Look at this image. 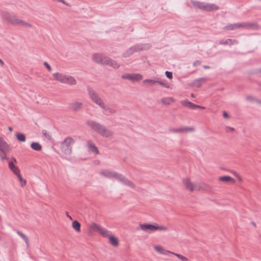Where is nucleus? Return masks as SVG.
<instances>
[{
  "mask_svg": "<svg viewBox=\"0 0 261 261\" xmlns=\"http://www.w3.org/2000/svg\"><path fill=\"white\" fill-rule=\"evenodd\" d=\"M132 55H133L132 54V51L130 50L129 48H128V49H127L125 52L123 53V57H125V58H126V57H129L130 56H131Z\"/></svg>",
  "mask_w": 261,
  "mask_h": 261,
  "instance_id": "nucleus-37",
  "label": "nucleus"
},
{
  "mask_svg": "<svg viewBox=\"0 0 261 261\" xmlns=\"http://www.w3.org/2000/svg\"><path fill=\"white\" fill-rule=\"evenodd\" d=\"M26 184V181L25 180H22V184H21V185L23 186H24Z\"/></svg>",
  "mask_w": 261,
  "mask_h": 261,
  "instance_id": "nucleus-49",
  "label": "nucleus"
},
{
  "mask_svg": "<svg viewBox=\"0 0 261 261\" xmlns=\"http://www.w3.org/2000/svg\"><path fill=\"white\" fill-rule=\"evenodd\" d=\"M118 173L113 171H110L108 170H102L101 171L100 174L101 175L107 178H113L116 179V177Z\"/></svg>",
  "mask_w": 261,
  "mask_h": 261,
  "instance_id": "nucleus-17",
  "label": "nucleus"
},
{
  "mask_svg": "<svg viewBox=\"0 0 261 261\" xmlns=\"http://www.w3.org/2000/svg\"><path fill=\"white\" fill-rule=\"evenodd\" d=\"M219 180L223 181V182H229V181H232V182H234L235 181L234 179H233L232 177H231L229 176H221L219 178Z\"/></svg>",
  "mask_w": 261,
  "mask_h": 261,
  "instance_id": "nucleus-29",
  "label": "nucleus"
},
{
  "mask_svg": "<svg viewBox=\"0 0 261 261\" xmlns=\"http://www.w3.org/2000/svg\"><path fill=\"white\" fill-rule=\"evenodd\" d=\"M151 45L149 43H140L137 44L129 48L132 54L142 50H148L150 48Z\"/></svg>",
  "mask_w": 261,
  "mask_h": 261,
  "instance_id": "nucleus-13",
  "label": "nucleus"
},
{
  "mask_svg": "<svg viewBox=\"0 0 261 261\" xmlns=\"http://www.w3.org/2000/svg\"><path fill=\"white\" fill-rule=\"evenodd\" d=\"M31 147L35 151H40L42 149V146L38 142H32Z\"/></svg>",
  "mask_w": 261,
  "mask_h": 261,
  "instance_id": "nucleus-30",
  "label": "nucleus"
},
{
  "mask_svg": "<svg viewBox=\"0 0 261 261\" xmlns=\"http://www.w3.org/2000/svg\"><path fill=\"white\" fill-rule=\"evenodd\" d=\"M207 80V79L206 77H200L197 79L193 82L192 85L194 87L199 88L202 83L205 82Z\"/></svg>",
  "mask_w": 261,
  "mask_h": 261,
  "instance_id": "nucleus-24",
  "label": "nucleus"
},
{
  "mask_svg": "<svg viewBox=\"0 0 261 261\" xmlns=\"http://www.w3.org/2000/svg\"><path fill=\"white\" fill-rule=\"evenodd\" d=\"M44 66L48 69L49 71H51V66L47 63L46 62H44L43 63Z\"/></svg>",
  "mask_w": 261,
  "mask_h": 261,
  "instance_id": "nucleus-40",
  "label": "nucleus"
},
{
  "mask_svg": "<svg viewBox=\"0 0 261 261\" xmlns=\"http://www.w3.org/2000/svg\"><path fill=\"white\" fill-rule=\"evenodd\" d=\"M260 72H261V68H260Z\"/></svg>",
  "mask_w": 261,
  "mask_h": 261,
  "instance_id": "nucleus-53",
  "label": "nucleus"
},
{
  "mask_svg": "<svg viewBox=\"0 0 261 261\" xmlns=\"http://www.w3.org/2000/svg\"><path fill=\"white\" fill-rule=\"evenodd\" d=\"M191 96L192 97H195V95H194L193 93H192V94H191Z\"/></svg>",
  "mask_w": 261,
  "mask_h": 261,
  "instance_id": "nucleus-52",
  "label": "nucleus"
},
{
  "mask_svg": "<svg viewBox=\"0 0 261 261\" xmlns=\"http://www.w3.org/2000/svg\"><path fill=\"white\" fill-rule=\"evenodd\" d=\"M253 26V24L249 23H236L225 26L223 29L226 30H234L239 28L250 29Z\"/></svg>",
  "mask_w": 261,
  "mask_h": 261,
  "instance_id": "nucleus-11",
  "label": "nucleus"
},
{
  "mask_svg": "<svg viewBox=\"0 0 261 261\" xmlns=\"http://www.w3.org/2000/svg\"><path fill=\"white\" fill-rule=\"evenodd\" d=\"M99 107L105 111L106 114H115L116 112L115 110L112 109L109 106H107L104 102Z\"/></svg>",
  "mask_w": 261,
  "mask_h": 261,
  "instance_id": "nucleus-23",
  "label": "nucleus"
},
{
  "mask_svg": "<svg viewBox=\"0 0 261 261\" xmlns=\"http://www.w3.org/2000/svg\"><path fill=\"white\" fill-rule=\"evenodd\" d=\"M181 103L182 106H184L186 107H187V108H191L192 109H196L197 108L204 109V107H201L200 106L195 105V104H194L190 101H189L187 100L181 101Z\"/></svg>",
  "mask_w": 261,
  "mask_h": 261,
  "instance_id": "nucleus-20",
  "label": "nucleus"
},
{
  "mask_svg": "<svg viewBox=\"0 0 261 261\" xmlns=\"http://www.w3.org/2000/svg\"><path fill=\"white\" fill-rule=\"evenodd\" d=\"M108 64H106V65H108L114 68H118L119 67V65L115 61L111 60L109 58V61L108 62Z\"/></svg>",
  "mask_w": 261,
  "mask_h": 261,
  "instance_id": "nucleus-34",
  "label": "nucleus"
},
{
  "mask_svg": "<svg viewBox=\"0 0 261 261\" xmlns=\"http://www.w3.org/2000/svg\"><path fill=\"white\" fill-rule=\"evenodd\" d=\"M2 19L7 22L14 25L20 26L23 28H32V25L25 21L18 19L15 15L7 11H2L1 13Z\"/></svg>",
  "mask_w": 261,
  "mask_h": 261,
  "instance_id": "nucleus-1",
  "label": "nucleus"
},
{
  "mask_svg": "<svg viewBox=\"0 0 261 261\" xmlns=\"http://www.w3.org/2000/svg\"><path fill=\"white\" fill-rule=\"evenodd\" d=\"M74 141L71 137H67L61 143V148L62 151L66 154L69 155L72 151L71 144L74 143Z\"/></svg>",
  "mask_w": 261,
  "mask_h": 261,
  "instance_id": "nucleus-7",
  "label": "nucleus"
},
{
  "mask_svg": "<svg viewBox=\"0 0 261 261\" xmlns=\"http://www.w3.org/2000/svg\"><path fill=\"white\" fill-rule=\"evenodd\" d=\"M8 129L10 130V132H12L13 128L11 126L8 127Z\"/></svg>",
  "mask_w": 261,
  "mask_h": 261,
  "instance_id": "nucleus-50",
  "label": "nucleus"
},
{
  "mask_svg": "<svg viewBox=\"0 0 261 261\" xmlns=\"http://www.w3.org/2000/svg\"><path fill=\"white\" fill-rule=\"evenodd\" d=\"M123 79H127L133 82H139L143 78L142 74L140 73H125L121 76Z\"/></svg>",
  "mask_w": 261,
  "mask_h": 261,
  "instance_id": "nucleus-14",
  "label": "nucleus"
},
{
  "mask_svg": "<svg viewBox=\"0 0 261 261\" xmlns=\"http://www.w3.org/2000/svg\"><path fill=\"white\" fill-rule=\"evenodd\" d=\"M69 108L72 111L77 112L80 111L83 107V103L81 102L74 101L68 104Z\"/></svg>",
  "mask_w": 261,
  "mask_h": 261,
  "instance_id": "nucleus-18",
  "label": "nucleus"
},
{
  "mask_svg": "<svg viewBox=\"0 0 261 261\" xmlns=\"http://www.w3.org/2000/svg\"><path fill=\"white\" fill-rule=\"evenodd\" d=\"M116 179L124 186L129 187L133 189H135V184L121 174L118 173Z\"/></svg>",
  "mask_w": 261,
  "mask_h": 261,
  "instance_id": "nucleus-12",
  "label": "nucleus"
},
{
  "mask_svg": "<svg viewBox=\"0 0 261 261\" xmlns=\"http://www.w3.org/2000/svg\"><path fill=\"white\" fill-rule=\"evenodd\" d=\"M0 64L2 66H4L5 65V63L4 62H3V61L2 60H1L0 59Z\"/></svg>",
  "mask_w": 261,
  "mask_h": 261,
  "instance_id": "nucleus-46",
  "label": "nucleus"
},
{
  "mask_svg": "<svg viewBox=\"0 0 261 261\" xmlns=\"http://www.w3.org/2000/svg\"><path fill=\"white\" fill-rule=\"evenodd\" d=\"M73 228L77 232L81 230V224L76 220L73 221L72 223Z\"/></svg>",
  "mask_w": 261,
  "mask_h": 261,
  "instance_id": "nucleus-33",
  "label": "nucleus"
},
{
  "mask_svg": "<svg viewBox=\"0 0 261 261\" xmlns=\"http://www.w3.org/2000/svg\"><path fill=\"white\" fill-rule=\"evenodd\" d=\"M15 174L18 177V179L21 182V184H22V180H23V179L22 178L21 175L20 174V171L18 172L17 173Z\"/></svg>",
  "mask_w": 261,
  "mask_h": 261,
  "instance_id": "nucleus-41",
  "label": "nucleus"
},
{
  "mask_svg": "<svg viewBox=\"0 0 261 261\" xmlns=\"http://www.w3.org/2000/svg\"><path fill=\"white\" fill-rule=\"evenodd\" d=\"M17 163L16 160L12 158V161H10L8 163V166L10 169L12 171L14 174L17 173L18 172H19V169L15 166V164Z\"/></svg>",
  "mask_w": 261,
  "mask_h": 261,
  "instance_id": "nucleus-21",
  "label": "nucleus"
},
{
  "mask_svg": "<svg viewBox=\"0 0 261 261\" xmlns=\"http://www.w3.org/2000/svg\"><path fill=\"white\" fill-rule=\"evenodd\" d=\"M11 150L10 145L1 137H0V151L3 154H6Z\"/></svg>",
  "mask_w": 261,
  "mask_h": 261,
  "instance_id": "nucleus-16",
  "label": "nucleus"
},
{
  "mask_svg": "<svg viewBox=\"0 0 261 261\" xmlns=\"http://www.w3.org/2000/svg\"><path fill=\"white\" fill-rule=\"evenodd\" d=\"M165 74L167 77H168L169 79H171L173 77L172 73L170 71H166L165 72Z\"/></svg>",
  "mask_w": 261,
  "mask_h": 261,
  "instance_id": "nucleus-39",
  "label": "nucleus"
},
{
  "mask_svg": "<svg viewBox=\"0 0 261 261\" xmlns=\"http://www.w3.org/2000/svg\"><path fill=\"white\" fill-rule=\"evenodd\" d=\"M251 224H252L254 226H255V227L256 226V224H255L254 222H251Z\"/></svg>",
  "mask_w": 261,
  "mask_h": 261,
  "instance_id": "nucleus-51",
  "label": "nucleus"
},
{
  "mask_svg": "<svg viewBox=\"0 0 261 261\" xmlns=\"http://www.w3.org/2000/svg\"><path fill=\"white\" fill-rule=\"evenodd\" d=\"M174 100L172 97H164L161 99L162 103L166 105H169Z\"/></svg>",
  "mask_w": 261,
  "mask_h": 261,
  "instance_id": "nucleus-31",
  "label": "nucleus"
},
{
  "mask_svg": "<svg viewBox=\"0 0 261 261\" xmlns=\"http://www.w3.org/2000/svg\"><path fill=\"white\" fill-rule=\"evenodd\" d=\"M238 43V41L237 40L235 39H227L226 40H221L219 44L221 45H232L234 44H237Z\"/></svg>",
  "mask_w": 261,
  "mask_h": 261,
  "instance_id": "nucleus-22",
  "label": "nucleus"
},
{
  "mask_svg": "<svg viewBox=\"0 0 261 261\" xmlns=\"http://www.w3.org/2000/svg\"><path fill=\"white\" fill-rule=\"evenodd\" d=\"M223 116L225 118H228L229 117V115L226 112H223Z\"/></svg>",
  "mask_w": 261,
  "mask_h": 261,
  "instance_id": "nucleus-45",
  "label": "nucleus"
},
{
  "mask_svg": "<svg viewBox=\"0 0 261 261\" xmlns=\"http://www.w3.org/2000/svg\"><path fill=\"white\" fill-rule=\"evenodd\" d=\"M201 62L200 61L197 60L193 63V65L194 66H197L200 65L201 64Z\"/></svg>",
  "mask_w": 261,
  "mask_h": 261,
  "instance_id": "nucleus-43",
  "label": "nucleus"
},
{
  "mask_svg": "<svg viewBox=\"0 0 261 261\" xmlns=\"http://www.w3.org/2000/svg\"><path fill=\"white\" fill-rule=\"evenodd\" d=\"M234 130V129L233 128L229 126H226L225 128V130L226 132H233Z\"/></svg>",
  "mask_w": 261,
  "mask_h": 261,
  "instance_id": "nucleus-42",
  "label": "nucleus"
},
{
  "mask_svg": "<svg viewBox=\"0 0 261 261\" xmlns=\"http://www.w3.org/2000/svg\"><path fill=\"white\" fill-rule=\"evenodd\" d=\"M17 233L24 241L27 247H29V242L28 238L24 234H23L22 232L20 231H17Z\"/></svg>",
  "mask_w": 261,
  "mask_h": 261,
  "instance_id": "nucleus-32",
  "label": "nucleus"
},
{
  "mask_svg": "<svg viewBox=\"0 0 261 261\" xmlns=\"http://www.w3.org/2000/svg\"><path fill=\"white\" fill-rule=\"evenodd\" d=\"M90 229L92 231H96L99 233L102 237L109 238L111 234V232L101 226L95 223H92L90 225Z\"/></svg>",
  "mask_w": 261,
  "mask_h": 261,
  "instance_id": "nucleus-9",
  "label": "nucleus"
},
{
  "mask_svg": "<svg viewBox=\"0 0 261 261\" xmlns=\"http://www.w3.org/2000/svg\"><path fill=\"white\" fill-rule=\"evenodd\" d=\"M42 133L43 134V135L46 137V138H47L48 139H51L50 136L49 135V134L46 130H45V129L42 130Z\"/></svg>",
  "mask_w": 261,
  "mask_h": 261,
  "instance_id": "nucleus-38",
  "label": "nucleus"
},
{
  "mask_svg": "<svg viewBox=\"0 0 261 261\" xmlns=\"http://www.w3.org/2000/svg\"><path fill=\"white\" fill-rule=\"evenodd\" d=\"M4 155H2L0 153V158L2 160H7L8 159V158L7 156H6V154H4Z\"/></svg>",
  "mask_w": 261,
  "mask_h": 261,
  "instance_id": "nucleus-44",
  "label": "nucleus"
},
{
  "mask_svg": "<svg viewBox=\"0 0 261 261\" xmlns=\"http://www.w3.org/2000/svg\"><path fill=\"white\" fill-rule=\"evenodd\" d=\"M86 123L93 130L103 137L109 138L113 135V132L111 130L107 129L105 125L96 121L88 120L87 121Z\"/></svg>",
  "mask_w": 261,
  "mask_h": 261,
  "instance_id": "nucleus-2",
  "label": "nucleus"
},
{
  "mask_svg": "<svg viewBox=\"0 0 261 261\" xmlns=\"http://www.w3.org/2000/svg\"><path fill=\"white\" fill-rule=\"evenodd\" d=\"M93 60L96 63L101 64H108L109 61V58L103 55L95 54L93 56Z\"/></svg>",
  "mask_w": 261,
  "mask_h": 261,
  "instance_id": "nucleus-15",
  "label": "nucleus"
},
{
  "mask_svg": "<svg viewBox=\"0 0 261 261\" xmlns=\"http://www.w3.org/2000/svg\"><path fill=\"white\" fill-rule=\"evenodd\" d=\"M246 99L247 100H248V101H254V102H257V103H260V102L259 100L256 99L255 97H253V96H251V95L247 96L246 97Z\"/></svg>",
  "mask_w": 261,
  "mask_h": 261,
  "instance_id": "nucleus-35",
  "label": "nucleus"
},
{
  "mask_svg": "<svg viewBox=\"0 0 261 261\" xmlns=\"http://www.w3.org/2000/svg\"><path fill=\"white\" fill-rule=\"evenodd\" d=\"M191 3L195 8L207 12L215 11L219 9V7L214 4H209L194 0H191Z\"/></svg>",
  "mask_w": 261,
  "mask_h": 261,
  "instance_id": "nucleus-3",
  "label": "nucleus"
},
{
  "mask_svg": "<svg viewBox=\"0 0 261 261\" xmlns=\"http://www.w3.org/2000/svg\"><path fill=\"white\" fill-rule=\"evenodd\" d=\"M54 79L61 83L74 85L76 84L75 78L72 76L56 72L53 74Z\"/></svg>",
  "mask_w": 261,
  "mask_h": 261,
  "instance_id": "nucleus-4",
  "label": "nucleus"
},
{
  "mask_svg": "<svg viewBox=\"0 0 261 261\" xmlns=\"http://www.w3.org/2000/svg\"><path fill=\"white\" fill-rule=\"evenodd\" d=\"M203 67L204 69H210V66H207V65H203Z\"/></svg>",
  "mask_w": 261,
  "mask_h": 261,
  "instance_id": "nucleus-47",
  "label": "nucleus"
},
{
  "mask_svg": "<svg viewBox=\"0 0 261 261\" xmlns=\"http://www.w3.org/2000/svg\"><path fill=\"white\" fill-rule=\"evenodd\" d=\"M66 216H67V217L68 218H69L70 220H72V217H71L70 215H68V213H66Z\"/></svg>",
  "mask_w": 261,
  "mask_h": 261,
  "instance_id": "nucleus-48",
  "label": "nucleus"
},
{
  "mask_svg": "<svg viewBox=\"0 0 261 261\" xmlns=\"http://www.w3.org/2000/svg\"><path fill=\"white\" fill-rule=\"evenodd\" d=\"M15 136L19 142H23L26 140V137L23 133H17Z\"/></svg>",
  "mask_w": 261,
  "mask_h": 261,
  "instance_id": "nucleus-28",
  "label": "nucleus"
},
{
  "mask_svg": "<svg viewBox=\"0 0 261 261\" xmlns=\"http://www.w3.org/2000/svg\"><path fill=\"white\" fill-rule=\"evenodd\" d=\"M140 227L141 230L147 232H152L156 230H168V228L163 226H159L156 223L154 224L144 223L140 225Z\"/></svg>",
  "mask_w": 261,
  "mask_h": 261,
  "instance_id": "nucleus-6",
  "label": "nucleus"
},
{
  "mask_svg": "<svg viewBox=\"0 0 261 261\" xmlns=\"http://www.w3.org/2000/svg\"><path fill=\"white\" fill-rule=\"evenodd\" d=\"M183 182L186 188L191 192L195 190H207V186L204 183H193L187 178L184 179Z\"/></svg>",
  "mask_w": 261,
  "mask_h": 261,
  "instance_id": "nucleus-5",
  "label": "nucleus"
},
{
  "mask_svg": "<svg viewBox=\"0 0 261 261\" xmlns=\"http://www.w3.org/2000/svg\"><path fill=\"white\" fill-rule=\"evenodd\" d=\"M87 91L91 100L99 106L101 105L103 101L99 94L90 87H87Z\"/></svg>",
  "mask_w": 261,
  "mask_h": 261,
  "instance_id": "nucleus-10",
  "label": "nucleus"
},
{
  "mask_svg": "<svg viewBox=\"0 0 261 261\" xmlns=\"http://www.w3.org/2000/svg\"><path fill=\"white\" fill-rule=\"evenodd\" d=\"M172 254L175 255L176 256H177L181 261H188V258H187L186 257H185L181 254L175 253H173Z\"/></svg>",
  "mask_w": 261,
  "mask_h": 261,
  "instance_id": "nucleus-36",
  "label": "nucleus"
},
{
  "mask_svg": "<svg viewBox=\"0 0 261 261\" xmlns=\"http://www.w3.org/2000/svg\"><path fill=\"white\" fill-rule=\"evenodd\" d=\"M143 83L144 84H148L149 86H155L159 84L168 89L170 88L169 85L166 83L165 80H161L159 77H154L153 79H146L144 80Z\"/></svg>",
  "mask_w": 261,
  "mask_h": 261,
  "instance_id": "nucleus-8",
  "label": "nucleus"
},
{
  "mask_svg": "<svg viewBox=\"0 0 261 261\" xmlns=\"http://www.w3.org/2000/svg\"><path fill=\"white\" fill-rule=\"evenodd\" d=\"M109 242L114 246H117L119 245V242L117 238L116 237L112 236L111 234L109 237Z\"/></svg>",
  "mask_w": 261,
  "mask_h": 261,
  "instance_id": "nucleus-27",
  "label": "nucleus"
},
{
  "mask_svg": "<svg viewBox=\"0 0 261 261\" xmlns=\"http://www.w3.org/2000/svg\"><path fill=\"white\" fill-rule=\"evenodd\" d=\"M194 130V128L193 127H182L179 128H173L171 129V131L173 133H182L186 132H192Z\"/></svg>",
  "mask_w": 261,
  "mask_h": 261,
  "instance_id": "nucleus-19",
  "label": "nucleus"
},
{
  "mask_svg": "<svg viewBox=\"0 0 261 261\" xmlns=\"http://www.w3.org/2000/svg\"><path fill=\"white\" fill-rule=\"evenodd\" d=\"M154 248L156 252H158V253L162 254L167 255L169 253H170V254L173 253V252H172L168 251V250H166L165 249H164L163 248V247H162L161 246H155L154 247Z\"/></svg>",
  "mask_w": 261,
  "mask_h": 261,
  "instance_id": "nucleus-26",
  "label": "nucleus"
},
{
  "mask_svg": "<svg viewBox=\"0 0 261 261\" xmlns=\"http://www.w3.org/2000/svg\"><path fill=\"white\" fill-rule=\"evenodd\" d=\"M87 146L91 152L96 154L99 153V151L97 147L91 141H89L88 142Z\"/></svg>",
  "mask_w": 261,
  "mask_h": 261,
  "instance_id": "nucleus-25",
  "label": "nucleus"
}]
</instances>
